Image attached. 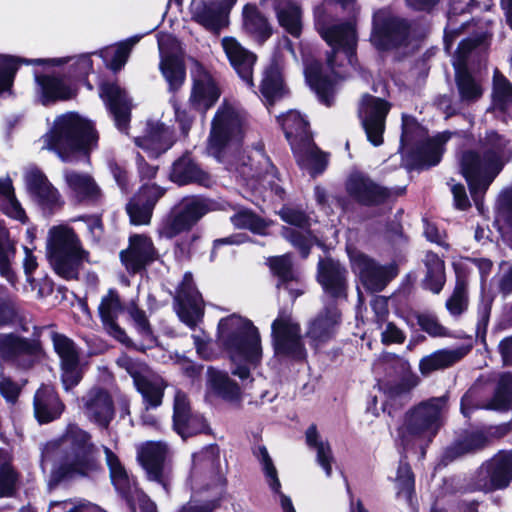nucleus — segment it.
<instances>
[{"label": "nucleus", "mask_w": 512, "mask_h": 512, "mask_svg": "<svg viewBox=\"0 0 512 512\" xmlns=\"http://www.w3.org/2000/svg\"><path fill=\"white\" fill-rule=\"evenodd\" d=\"M478 45V40L466 39L457 49V57L453 62L456 69V83L460 99L465 103H472L483 95L481 85L465 70L466 55Z\"/></svg>", "instance_id": "obj_20"}, {"label": "nucleus", "mask_w": 512, "mask_h": 512, "mask_svg": "<svg viewBox=\"0 0 512 512\" xmlns=\"http://www.w3.org/2000/svg\"><path fill=\"white\" fill-rule=\"evenodd\" d=\"M47 251L55 272L65 279L77 278L79 267L87 258L74 231L63 225L49 230Z\"/></svg>", "instance_id": "obj_5"}, {"label": "nucleus", "mask_w": 512, "mask_h": 512, "mask_svg": "<svg viewBox=\"0 0 512 512\" xmlns=\"http://www.w3.org/2000/svg\"><path fill=\"white\" fill-rule=\"evenodd\" d=\"M445 409L446 399L444 397L432 398L414 407L407 413L405 422L400 429L403 440H430L442 425Z\"/></svg>", "instance_id": "obj_7"}, {"label": "nucleus", "mask_w": 512, "mask_h": 512, "mask_svg": "<svg viewBox=\"0 0 512 512\" xmlns=\"http://www.w3.org/2000/svg\"><path fill=\"white\" fill-rule=\"evenodd\" d=\"M505 147L506 141L497 133L490 132L481 153L467 151L460 158L461 173L480 212L483 211L480 197L502 169L501 157Z\"/></svg>", "instance_id": "obj_3"}, {"label": "nucleus", "mask_w": 512, "mask_h": 512, "mask_svg": "<svg viewBox=\"0 0 512 512\" xmlns=\"http://www.w3.org/2000/svg\"><path fill=\"white\" fill-rule=\"evenodd\" d=\"M231 222L236 228L250 229L254 232H261L264 228L263 221L247 209H239L231 217Z\"/></svg>", "instance_id": "obj_62"}, {"label": "nucleus", "mask_w": 512, "mask_h": 512, "mask_svg": "<svg viewBox=\"0 0 512 512\" xmlns=\"http://www.w3.org/2000/svg\"><path fill=\"white\" fill-rule=\"evenodd\" d=\"M222 47L231 65L238 75L249 85L253 86V66L256 55L245 49L235 38L224 37Z\"/></svg>", "instance_id": "obj_28"}, {"label": "nucleus", "mask_w": 512, "mask_h": 512, "mask_svg": "<svg viewBox=\"0 0 512 512\" xmlns=\"http://www.w3.org/2000/svg\"><path fill=\"white\" fill-rule=\"evenodd\" d=\"M396 485L400 496H404L407 500L411 498L414 490V477L410 467L407 464H401L398 468Z\"/></svg>", "instance_id": "obj_64"}, {"label": "nucleus", "mask_w": 512, "mask_h": 512, "mask_svg": "<svg viewBox=\"0 0 512 512\" xmlns=\"http://www.w3.org/2000/svg\"><path fill=\"white\" fill-rule=\"evenodd\" d=\"M62 410L63 405L53 388L42 386L37 390L34 398V412L40 423H47L56 419Z\"/></svg>", "instance_id": "obj_33"}, {"label": "nucleus", "mask_w": 512, "mask_h": 512, "mask_svg": "<svg viewBox=\"0 0 512 512\" xmlns=\"http://www.w3.org/2000/svg\"><path fill=\"white\" fill-rule=\"evenodd\" d=\"M260 92L269 103H272L282 95L283 81L278 65L273 64L265 70L260 85Z\"/></svg>", "instance_id": "obj_52"}, {"label": "nucleus", "mask_w": 512, "mask_h": 512, "mask_svg": "<svg viewBox=\"0 0 512 512\" xmlns=\"http://www.w3.org/2000/svg\"><path fill=\"white\" fill-rule=\"evenodd\" d=\"M158 47L161 74L166 80L169 90L175 92L183 85L186 78L181 45L175 37L161 34L158 38Z\"/></svg>", "instance_id": "obj_12"}, {"label": "nucleus", "mask_w": 512, "mask_h": 512, "mask_svg": "<svg viewBox=\"0 0 512 512\" xmlns=\"http://www.w3.org/2000/svg\"><path fill=\"white\" fill-rule=\"evenodd\" d=\"M208 211L207 205L200 199H190L183 203L182 209L171 220L166 222L160 233L173 238L179 233L189 230Z\"/></svg>", "instance_id": "obj_23"}, {"label": "nucleus", "mask_w": 512, "mask_h": 512, "mask_svg": "<svg viewBox=\"0 0 512 512\" xmlns=\"http://www.w3.org/2000/svg\"><path fill=\"white\" fill-rule=\"evenodd\" d=\"M171 179L180 185L197 182L203 186H210L212 182L210 177L188 155L183 156L173 164Z\"/></svg>", "instance_id": "obj_42"}, {"label": "nucleus", "mask_w": 512, "mask_h": 512, "mask_svg": "<svg viewBox=\"0 0 512 512\" xmlns=\"http://www.w3.org/2000/svg\"><path fill=\"white\" fill-rule=\"evenodd\" d=\"M104 453L113 484L122 494H127L131 489V480L124 466L118 456L108 447H104Z\"/></svg>", "instance_id": "obj_51"}, {"label": "nucleus", "mask_w": 512, "mask_h": 512, "mask_svg": "<svg viewBox=\"0 0 512 512\" xmlns=\"http://www.w3.org/2000/svg\"><path fill=\"white\" fill-rule=\"evenodd\" d=\"M60 442L64 453L58 467L61 476H85L100 467L97 448L86 431L69 426Z\"/></svg>", "instance_id": "obj_4"}, {"label": "nucleus", "mask_w": 512, "mask_h": 512, "mask_svg": "<svg viewBox=\"0 0 512 512\" xmlns=\"http://www.w3.org/2000/svg\"><path fill=\"white\" fill-rule=\"evenodd\" d=\"M193 87L189 98L190 105L196 110L206 111L219 98L220 89L213 75L198 61L193 60L191 67Z\"/></svg>", "instance_id": "obj_17"}, {"label": "nucleus", "mask_w": 512, "mask_h": 512, "mask_svg": "<svg viewBox=\"0 0 512 512\" xmlns=\"http://www.w3.org/2000/svg\"><path fill=\"white\" fill-rule=\"evenodd\" d=\"M390 105L377 97L364 95L359 105V117L365 129L368 140L375 146L383 142L382 134L385 128V118Z\"/></svg>", "instance_id": "obj_16"}, {"label": "nucleus", "mask_w": 512, "mask_h": 512, "mask_svg": "<svg viewBox=\"0 0 512 512\" xmlns=\"http://www.w3.org/2000/svg\"><path fill=\"white\" fill-rule=\"evenodd\" d=\"M63 179L68 193L78 200L93 199L99 194V188L89 174L65 169Z\"/></svg>", "instance_id": "obj_36"}, {"label": "nucleus", "mask_w": 512, "mask_h": 512, "mask_svg": "<svg viewBox=\"0 0 512 512\" xmlns=\"http://www.w3.org/2000/svg\"><path fill=\"white\" fill-rule=\"evenodd\" d=\"M225 479L219 468V451L216 446H208L193 455L188 483L192 490L201 492L207 489H219Z\"/></svg>", "instance_id": "obj_9"}, {"label": "nucleus", "mask_w": 512, "mask_h": 512, "mask_svg": "<svg viewBox=\"0 0 512 512\" xmlns=\"http://www.w3.org/2000/svg\"><path fill=\"white\" fill-rule=\"evenodd\" d=\"M487 443L486 436L481 432H475L467 435L463 440L458 441L447 450V456L450 458L458 457L469 452L483 448Z\"/></svg>", "instance_id": "obj_55"}, {"label": "nucleus", "mask_w": 512, "mask_h": 512, "mask_svg": "<svg viewBox=\"0 0 512 512\" xmlns=\"http://www.w3.org/2000/svg\"><path fill=\"white\" fill-rule=\"evenodd\" d=\"M512 399V375L504 374L500 377L498 388L492 402L494 409H506Z\"/></svg>", "instance_id": "obj_60"}, {"label": "nucleus", "mask_w": 512, "mask_h": 512, "mask_svg": "<svg viewBox=\"0 0 512 512\" xmlns=\"http://www.w3.org/2000/svg\"><path fill=\"white\" fill-rule=\"evenodd\" d=\"M40 352V344L36 340H28L11 334H0V357L5 360L21 356L36 357Z\"/></svg>", "instance_id": "obj_37"}, {"label": "nucleus", "mask_w": 512, "mask_h": 512, "mask_svg": "<svg viewBox=\"0 0 512 512\" xmlns=\"http://www.w3.org/2000/svg\"><path fill=\"white\" fill-rule=\"evenodd\" d=\"M97 140L93 124L73 112L57 116L41 138L42 148L54 151L65 162L73 161L78 154H88Z\"/></svg>", "instance_id": "obj_1"}, {"label": "nucleus", "mask_w": 512, "mask_h": 512, "mask_svg": "<svg viewBox=\"0 0 512 512\" xmlns=\"http://www.w3.org/2000/svg\"><path fill=\"white\" fill-rule=\"evenodd\" d=\"M243 29L259 43H264L272 35V26L255 5L246 4L242 11Z\"/></svg>", "instance_id": "obj_40"}, {"label": "nucleus", "mask_w": 512, "mask_h": 512, "mask_svg": "<svg viewBox=\"0 0 512 512\" xmlns=\"http://www.w3.org/2000/svg\"><path fill=\"white\" fill-rule=\"evenodd\" d=\"M280 216L285 222L297 227L285 228L283 235L306 257L312 244V237L310 233H303L298 228H303L307 224V217L303 212L291 208L281 209Z\"/></svg>", "instance_id": "obj_31"}, {"label": "nucleus", "mask_w": 512, "mask_h": 512, "mask_svg": "<svg viewBox=\"0 0 512 512\" xmlns=\"http://www.w3.org/2000/svg\"><path fill=\"white\" fill-rule=\"evenodd\" d=\"M50 509L52 512H105L97 505L83 500L52 502Z\"/></svg>", "instance_id": "obj_61"}, {"label": "nucleus", "mask_w": 512, "mask_h": 512, "mask_svg": "<svg viewBox=\"0 0 512 512\" xmlns=\"http://www.w3.org/2000/svg\"><path fill=\"white\" fill-rule=\"evenodd\" d=\"M305 442L310 449L315 451L317 463L325 471L326 476L330 477L332 474V463L334 462L330 443L319 434L315 425L307 428Z\"/></svg>", "instance_id": "obj_43"}, {"label": "nucleus", "mask_w": 512, "mask_h": 512, "mask_svg": "<svg viewBox=\"0 0 512 512\" xmlns=\"http://www.w3.org/2000/svg\"><path fill=\"white\" fill-rule=\"evenodd\" d=\"M449 137V133H442L429 139L418 152L420 165L429 167L438 164L442 154V145Z\"/></svg>", "instance_id": "obj_53"}, {"label": "nucleus", "mask_w": 512, "mask_h": 512, "mask_svg": "<svg viewBox=\"0 0 512 512\" xmlns=\"http://www.w3.org/2000/svg\"><path fill=\"white\" fill-rule=\"evenodd\" d=\"M293 151L298 164L311 175L319 174L325 169V155L312 144L311 139L308 140V143H303Z\"/></svg>", "instance_id": "obj_46"}, {"label": "nucleus", "mask_w": 512, "mask_h": 512, "mask_svg": "<svg viewBox=\"0 0 512 512\" xmlns=\"http://www.w3.org/2000/svg\"><path fill=\"white\" fill-rule=\"evenodd\" d=\"M346 190L354 200L365 205L382 203L390 195L388 189L361 174H353L348 178Z\"/></svg>", "instance_id": "obj_25"}, {"label": "nucleus", "mask_w": 512, "mask_h": 512, "mask_svg": "<svg viewBox=\"0 0 512 512\" xmlns=\"http://www.w3.org/2000/svg\"><path fill=\"white\" fill-rule=\"evenodd\" d=\"M177 300L179 318L188 326L196 325L203 316L204 304L190 273L185 274L183 278Z\"/></svg>", "instance_id": "obj_21"}, {"label": "nucleus", "mask_w": 512, "mask_h": 512, "mask_svg": "<svg viewBox=\"0 0 512 512\" xmlns=\"http://www.w3.org/2000/svg\"><path fill=\"white\" fill-rule=\"evenodd\" d=\"M246 123L244 111L224 102L216 111L211 123L207 151L218 160L229 146L240 141Z\"/></svg>", "instance_id": "obj_6"}, {"label": "nucleus", "mask_w": 512, "mask_h": 512, "mask_svg": "<svg viewBox=\"0 0 512 512\" xmlns=\"http://www.w3.org/2000/svg\"><path fill=\"white\" fill-rule=\"evenodd\" d=\"M346 275V269L333 259H324L318 264L317 280L324 292L333 298L346 296Z\"/></svg>", "instance_id": "obj_24"}, {"label": "nucleus", "mask_w": 512, "mask_h": 512, "mask_svg": "<svg viewBox=\"0 0 512 512\" xmlns=\"http://www.w3.org/2000/svg\"><path fill=\"white\" fill-rule=\"evenodd\" d=\"M52 342L60 359L61 380L65 390L78 385L82 379L83 368L80 364L79 352L74 342L65 335L53 333Z\"/></svg>", "instance_id": "obj_15"}, {"label": "nucleus", "mask_w": 512, "mask_h": 512, "mask_svg": "<svg viewBox=\"0 0 512 512\" xmlns=\"http://www.w3.org/2000/svg\"><path fill=\"white\" fill-rule=\"evenodd\" d=\"M492 106L507 115H512V84L495 69L493 75Z\"/></svg>", "instance_id": "obj_45"}, {"label": "nucleus", "mask_w": 512, "mask_h": 512, "mask_svg": "<svg viewBox=\"0 0 512 512\" xmlns=\"http://www.w3.org/2000/svg\"><path fill=\"white\" fill-rule=\"evenodd\" d=\"M207 373L209 387L216 394L228 401H234L239 398V387L229 379L226 373L215 370L214 368H209Z\"/></svg>", "instance_id": "obj_49"}, {"label": "nucleus", "mask_w": 512, "mask_h": 512, "mask_svg": "<svg viewBox=\"0 0 512 512\" xmlns=\"http://www.w3.org/2000/svg\"><path fill=\"white\" fill-rule=\"evenodd\" d=\"M237 0H198L191 6L193 19L213 32H218L228 25L231 9Z\"/></svg>", "instance_id": "obj_18"}, {"label": "nucleus", "mask_w": 512, "mask_h": 512, "mask_svg": "<svg viewBox=\"0 0 512 512\" xmlns=\"http://www.w3.org/2000/svg\"><path fill=\"white\" fill-rule=\"evenodd\" d=\"M167 453L168 447L163 442L147 441L137 447V459L145 470L147 478L164 487L168 479L165 469Z\"/></svg>", "instance_id": "obj_19"}, {"label": "nucleus", "mask_w": 512, "mask_h": 512, "mask_svg": "<svg viewBox=\"0 0 512 512\" xmlns=\"http://www.w3.org/2000/svg\"><path fill=\"white\" fill-rule=\"evenodd\" d=\"M352 270L370 291H381L393 279L397 270L394 265L379 266L363 253L348 249Z\"/></svg>", "instance_id": "obj_14"}, {"label": "nucleus", "mask_w": 512, "mask_h": 512, "mask_svg": "<svg viewBox=\"0 0 512 512\" xmlns=\"http://www.w3.org/2000/svg\"><path fill=\"white\" fill-rule=\"evenodd\" d=\"M269 266L273 273L277 275L282 282L281 284H278L279 289L283 287L285 290H289L287 283L297 280V277L292 270V263L288 255L277 256L269 259Z\"/></svg>", "instance_id": "obj_57"}, {"label": "nucleus", "mask_w": 512, "mask_h": 512, "mask_svg": "<svg viewBox=\"0 0 512 512\" xmlns=\"http://www.w3.org/2000/svg\"><path fill=\"white\" fill-rule=\"evenodd\" d=\"M100 95L109 106L117 127L124 131L130 119V105L121 88L113 83L103 84Z\"/></svg>", "instance_id": "obj_32"}, {"label": "nucleus", "mask_w": 512, "mask_h": 512, "mask_svg": "<svg viewBox=\"0 0 512 512\" xmlns=\"http://www.w3.org/2000/svg\"><path fill=\"white\" fill-rule=\"evenodd\" d=\"M467 354V350L463 347L456 349L437 350L425 357L419 362V370L423 375L448 368L460 361Z\"/></svg>", "instance_id": "obj_41"}, {"label": "nucleus", "mask_w": 512, "mask_h": 512, "mask_svg": "<svg viewBox=\"0 0 512 512\" xmlns=\"http://www.w3.org/2000/svg\"><path fill=\"white\" fill-rule=\"evenodd\" d=\"M85 415L95 424L107 428L114 418V403L108 391L91 389L82 399Z\"/></svg>", "instance_id": "obj_22"}, {"label": "nucleus", "mask_w": 512, "mask_h": 512, "mask_svg": "<svg viewBox=\"0 0 512 512\" xmlns=\"http://www.w3.org/2000/svg\"><path fill=\"white\" fill-rule=\"evenodd\" d=\"M190 403L187 399L186 394L177 391L174 396L173 404V422L174 429L177 433H183V423L187 420V417L191 415Z\"/></svg>", "instance_id": "obj_59"}, {"label": "nucleus", "mask_w": 512, "mask_h": 512, "mask_svg": "<svg viewBox=\"0 0 512 512\" xmlns=\"http://www.w3.org/2000/svg\"><path fill=\"white\" fill-rule=\"evenodd\" d=\"M340 314L335 307L326 308L310 322L307 335L315 344L329 340L335 333Z\"/></svg>", "instance_id": "obj_34"}, {"label": "nucleus", "mask_w": 512, "mask_h": 512, "mask_svg": "<svg viewBox=\"0 0 512 512\" xmlns=\"http://www.w3.org/2000/svg\"><path fill=\"white\" fill-rule=\"evenodd\" d=\"M255 456L262 465V470L265 474L267 483L272 491L279 496V502L283 512H296L289 496L281 492V483L278 478V472L273 464V461L264 446H260L255 451Z\"/></svg>", "instance_id": "obj_39"}, {"label": "nucleus", "mask_w": 512, "mask_h": 512, "mask_svg": "<svg viewBox=\"0 0 512 512\" xmlns=\"http://www.w3.org/2000/svg\"><path fill=\"white\" fill-rule=\"evenodd\" d=\"M446 307L453 315L461 314L467 307V285L464 281H458L451 297L447 300Z\"/></svg>", "instance_id": "obj_63"}, {"label": "nucleus", "mask_w": 512, "mask_h": 512, "mask_svg": "<svg viewBox=\"0 0 512 512\" xmlns=\"http://www.w3.org/2000/svg\"><path fill=\"white\" fill-rule=\"evenodd\" d=\"M135 41L121 43L116 47H108L101 51V57L107 62V66L114 70H120L126 63L130 50Z\"/></svg>", "instance_id": "obj_56"}, {"label": "nucleus", "mask_w": 512, "mask_h": 512, "mask_svg": "<svg viewBox=\"0 0 512 512\" xmlns=\"http://www.w3.org/2000/svg\"><path fill=\"white\" fill-rule=\"evenodd\" d=\"M117 364L131 375L134 385L147 406L157 407L162 403L166 383L159 375L153 373L145 364L136 362L127 355L120 356Z\"/></svg>", "instance_id": "obj_10"}, {"label": "nucleus", "mask_w": 512, "mask_h": 512, "mask_svg": "<svg viewBox=\"0 0 512 512\" xmlns=\"http://www.w3.org/2000/svg\"><path fill=\"white\" fill-rule=\"evenodd\" d=\"M122 310L119 295L114 290H109L101 298L98 306L99 315L106 331L121 343L127 344L129 339L116 322Z\"/></svg>", "instance_id": "obj_29"}, {"label": "nucleus", "mask_w": 512, "mask_h": 512, "mask_svg": "<svg viewBox=\"0 0 512 512\" xmlns=\"http://www.w3.org/2000/svg\"><path fill=\"white\" fill-rule=\"evenodd\" d=\"M425 266L427 268L424 280L425 287L433 293H439L445 283L444 261L435 253L428 252L425 256Z\"/></svg>", "instance_id": "obj_48"}, {"label": "nucleus", "mask_w": 512, "mask_h": 512, "mask_svg": "<svg viewBox=\"0 0 512 512\" xmlns=\"http://www.w3.org/2000/svg\"><path fill=\"white\" fill-rule=\"evenodd\" d=\"M135 143L152 156H158L171 146L172 136L168 128L157 123L150 125L148 134L144 137H137Z\"/></svg>", "instance_id": "obj_44"}, {"label": "nucleus", "mask_w": 512, "mask_h": 512, "mask_svg": "<svg viewBox=\"0 0 512 512\" xmlns=\"http://www.w3.org/2000/svg\"><path fill=\"white\" fill-rule=\"evenodd\" d=\"M14 255V248L8 240V233L0 223V274L10 284L15 285L16 276L9 265L10 257Z\"/></svg>", "instance_id": "obj_54"}, {"label": "nucleus", "mask_w": 512, "mask_h": 512, "mask_svg": "<svg viewBox=\"0 0 512 512\" xmlns=\"http://www.w3.org/2000/svg\"><path fill=\"white\" fill-rule=\"evenodd\" d=\"M37 93L42 104L63 101L74 96V90L62 79L52 76H36Z\"/></svg>", "instance_id": "obj_35"}, {"label": "nucleus", "mask_w": 512, "mask_h": 512, "mask_svg": "<svg viewBox=\"0 0 512 512\" xmlns=\"http://www.w3.org/2000/svg\"><path fill=\"white\" fill-rule=\"evenodd\" d=\"M0 210L10 218L24 223L27 219L24 209L15 197L9 177L0 179Z\"/></svg>", "instance_id": "obj_47"}, {"label": "nucleus", "mask_w": 512, "mask_h": 512, "mask_svg": "<svg viewBox=\"0 0 512 512\" xmlns=\"http://www.w3.org/2000/svg\"><path fill=\"white\" fill-rule=\"evenodd\" d=\"M271 329L276 354L297 359L305 356L300 325L289 312H279Z\"/></svg>", "instance_id": "obj_11"}, {"label": "nucleus", "mask_w": 512, "mask_h": 512, "mask_svg": "<svg viewBox=\"0 0 512 512\" xmlns=\"http://www.w3.org/2000/svg\"><path fill=\"white\" fill-rule=\"evenodd\" d=\"M120 257L126 269L136 273L155 260L156 251L148 237L134 235L130 237L129 247L121 252Z\"/></svg>", "instance_id": "obj_26"}, {"label": "nucleus", "mask_w": 512, "mask_h": 512, "mask_svg": "<svg viewBox=\"0 0 512 512\" xmlns=\"http://www.w3.org/2000/svg\"><path fill=\"white\" fill-rule=\"evenodd\" d=\"M218 340L236 365L233 374L241 379L249 377V369L262 358L258 329L251 321L233 314L220 320Z\"/></svg>", "instance_id": "obj_2"}, {"label": "nucleus", "mask_w": 512, "mask_h": 512, "mask_svg": "<svg viewBox=\"0 0 512 512\" xmlns=\"http://www.w3.org/2000/svg\"><path fill=\"white\" fill-rule=\"evenodd\" d=\"M25 182L29 192L41 206L51 208L60 204L58 190L39 169H28L25 173Z\"/></svg>", "instance_id": "obj_30"}, {"label": "nucleus", "mask_w": 512, "mask_h": 512, "mask_svg": "<svg viewBox=\"0 0 512 512\" xmlns=\"http://www.w3.org/2000/svg\"><path fill=\"white\" fill-rule=\"evenodd\" d=\"M306 80L312 89L326 104H329V96L332 90V81L322 75L321 66L318 62L305 64Z\"/></svg>", "instance_id": "obj_50"}, {"label": "nucleus", "mask_w": 512, "mask_h": 512, "mask_svg": "<svg viewBox=\"0 0 512 512\" xmlns=\"http://www.w3.org/2000/svg\"><path fill=\"white\" fill-rule=\"evenodd\" d=\"M279 122L292 150L298 148L303 143H308V140H310L308 122L298 111L291 110L287 112L279 118Z\"/></svg>", "instance_id": "obj_38"}, {"label": "nucleus", "mask_w": 512, "mask_h": 512, "mask_svg": "<svg viewBox=\"0 0 512 512\" xmlns=\"http://www.w3.org/2000/svg\"><path fill=\"white\" fill-rule=\"evenodd\" d=\"M512 479V452L501 451L484 463L477 471L474 488L492 491L508 486Z\"/></svg>", "instance_id": "obj_13"}, {"label": "nucleus", "mask_w": 512, "mask_h": 512, "mask_svg": "<svg viewBox=\"0 0 512 512\" xmlns=\"http://www.w3.org/2000/svg\"><path fill=\"white\" fill-rule=\"evenodd\" d=\"M318 31L333 49L332 55H329L327 58L328 66L335 75L342 77L343 75L336 71V68L338 66H345L346 63L351 66L354 65L357 37L353 23L347 22L331 26L319 23Z\"/></svg>", "instance_id": "obj_8"}, {"label": "nucleus", "mask_w": 512, "mask_h": 512, "mask_svg": "<svg viewBox=\"0 0 512 512\" xmlns=\"http://www.w3.org/2000/svg\"><path fill=\"white\" fill-rule=\"evenodd\" d=\"M15 474L10 467V457L0 450V497L11 496L15 489Z\"/></svg>", "instance_id": "obj_58"}, {"label": "nucleus", "mask_w": 512, "mask_h": 512, "mask_svg": "<svg viewBox=\"0 0 512 512\" xmlns=\"http://www.w3.org/2000/svg\"><path fill=\"white\" fill-rule=\"evenodd\" d=\"M163 195V190L156 185H145L127 205L130 221L134 225L148 224L152 210L157 200Z\"/></svg>", "instance_id": "obj_27"}]
</instances>
